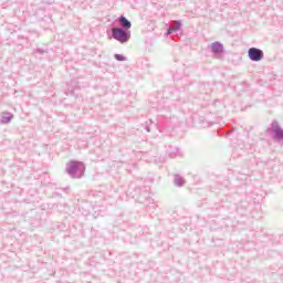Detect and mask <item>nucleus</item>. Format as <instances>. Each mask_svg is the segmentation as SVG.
<instances>
[{"label":"nucleus","mask_w":283,"mask_h":283,"mask_svg":"<svg viewBox=\"0 0 283 283\" xmlns=\"http://www.w3.org/2000/svg\"><path fill=\"white\" fill-rule=\"evenodd\" d=\"M212 52L220 53L223 50V46L219 42H214L211 45Z\"/></svg>","instance_id":"nucleus-4"},{"label":"nucleus","mask_w":283,"mask_h":283,"mask_svg":"<svg viewBox=\"0 0 283 283\" xmlns=\"http://www.w3.org/2000/svg\"><path fill=\"white\" fill-rule=\"evenodd\" d=\"M174 32V29H168L167 34H171Z\"/></svg>","instance_id":"nucleus-7"},{"label":"nucleus","mask_w":283,"mask_h":283,"mask_svg":"<svg viewBox=\"0 0 283 283\" xmlns=\"http://www.w3.org/2000/svg\"><path fill=\"white\" fill-rule=\"evenodd\" d=\"M248 56L251 61H262L264 59V52H262L260 49L251 48L248 51Z\"/></svg>","instance_id":"nucleus-2"},{"label":"nucleus","mask_w":283,"mask_h":283,"mask_svg":"<svg viewBox=\"0 0 283 283\" xmlns=\"http://www.w3.org/2000/svg\"><path fill=\"white\" fill-rule=\"evenodd\" d=\"M120 25L123 28H125L126 30H129V28H132V22H129V20L125 19V17H122L119 19Z\"/></svg>","instance_id":"nucleus-3"},{"label":"nucleus","mask_w":283,"mask_h":283,"mask_svg":"<svg viewBox=\"0 0 283 283\" xmlns=\"http://www.w3.org/2000/svg\"><path fill=\"white\" fill-rule=\"evenodd\" d=\"M115 59L117 61H125V56L120 55V54H115Z\"/></svg>","instance_id":"nucleus-5"},{"label":"nucleus","mask_w":283,"mask_h":283,"mask_svg":"<svg viewBox=\"0 0 283 283\" xmlns=\"http://www.w3.org/2000/svg\"><path fill=\"white\" fill-rule=\"evenodd\" d=\"M276 136H277V138H283V130L282 129H277L276 130Z\"/></svg>","instance_id":"nucleus-6"},{"label":"nucleus","mask_w":283,"mask_h":283,"mask_svg":"<svg viewBox=\"0 0 283 283\" xmlns=\"http://www.w3.org/2000/svg\"><path fill=\"white\" fill-rule=\"evenodd\" d=\"M112 32H113V38L116 41H119V43H127V41H129V34L123 31V29L114 28Z\"/></svg>","instance_id":"nucleus-1"}]
</instances>
